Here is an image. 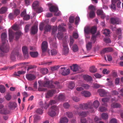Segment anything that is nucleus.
Wrapping results in <instances>:
<instances>
[{
	"label": "nucleus",
	"mask_w": 123,
	"mask_h": 123,
	"mask_svg": "<svg viewBox=\"0 0 123 123\" xmlns=\"http://www.w3.org/2000/svg\"><path fill=\"white\" fill-rule=\"evenodd\" d=\"M30 54L31 57L34 58L37 57L38 55V53L37 51L30 52Z\"/></svg>",
	"instance_id": "21"
},
{
	"label": "nucleus",
	"mask_w": 123,
	"mask_h": 123,
	"mask_svg": "<svg viewBox=\"0 0 123 123\" xmlns=\"http://www.w3.org/2000/svg\"><path fill=\"white\" fill-rule=\"evenodd\" d=\"M84 79L85 80L88 81H91L92 80V77L87 75H85L83 76Z\"/></svg>",
	"instance_id": "18"
},
{
	"label": "nucleus",
	"mask_w": 123,
	"mask_h": 123,
	"mask_svg": "<svg viewBox=\"0 0 123 123\" xmlns=\"http://www.w3.org/2000/svg\"><path fill=\"white\" fill-rule=\"evenodd\" d=\"M14 14H13L12 13H10L8 17L9 19H13L14 18Z\"/></svg>",
	"instance_id": "52"
},
{
	"label": "nucleus",
	"mask_w": 123,
	"mask_h": 123,
	"mask_svg": "<svg viewBox=\"0 0 123 123\" xmlns=\"http://www.w3.org/2000/svg\"><path fill=\"white\" fill-rule=\"evenodd\" d=\"M68 121V119L66 117H64L60 119V123H67Z\"/></svg>",
	"instance_id": "27"
},
{
	"label": "nucleus",
	"mask_w": 123,
	"mask_h": 123,
	"mask_svg": "<svg viewBox=\"0 0 123 123\" xmlns=\"http://www.w3.org/2000/svg\"><path fill=\"white\" fill-rule=\"evenodd\" d=\"M8 106L10 108H15L17 107V105L15 102H10L9 103Z\"/></svg>",
	"instance_id": "20"
},
{
	"label": "nucleus",
	"mask_w": 123,
	"mask_h": 123,
	"mask_svg": "<svg viewBox=\"0 0 123 123\" xmlns=\"http://www.w3.org/2000/svg\"><path fill=\"white\" fill-rule=\"evenodd\" d=\"M72 49L73 51L74 52H76L78 50V48L77 45L76 44H74L72 47Z\"/></svg>",
	"instance_id": "37"
},
{
	"label": "nucleus",
	"mask_w": 123,
	"mask_h": 123,
	"mask_svg": "<svg viewBox=\"0 0 123 123\" xmlns=\"http://www.w3.org/2000/svg\"><path fill=\"white\" fill-rule=\"evenodd\" d=\"M31 33L33 34H36L38 28L37 26L36 25H35L32 26L31 28Z\"/></svg>",
	"instance_id": "13"
},
{
	"label": "nucleus",
	"mask_w": 123,
	"mask_h": 123,
	"mask_svg": "<svg viewBox=\"0 0 123 123\" xmlns=\"http://www.w3.org/2000/svg\"><path fill=\"white\" fill-rule=\"evenodd\" d=\"M63 37V33L62 32H59L57 33V37L59 40H61Z\"/></svg>",
	"instance_id": "29"
},
{
	"label": "nucleus",
	"mask_w": 123,
	"mask_h": 123,
	"mask_svg": "<svg viewBox=\"0 0 123 123\" xmlns=\"http://www.w3.org/2000/svg\"><path fill=\"white\" fill-rule=\"evenodd\" d=\"M71 69L74 72L78 71L79 69L78 65L76 64H74L72 66H70Z\"/></svg>",
	"instance_id": "14"
},
{
	"label": "nucleus",
	"mask_w": 123,
	"mask_h": 123,
	"mask_svg": "<svg viewBox=\"0 0 123 123\" xmlns=\"http://www.w3.org/2000/svg\"><path fill=\"white\" fill-rule=\"evenodd\" d=\"M58 10L57 7L54 6H51L49 8V10L51 12H56Z\"/></svg>",
	"instance_id": "24"
},
{
	"label": "nucleus",
	"mask_w": 123,
	"mask_h": 123,
	"mask_svg": "<svg viewBox=\"0 0 123 123\" xmlns=\"http://www.w3.org/2000/svg\"><path fill=\"white\" fill-rule=\"evenodd\" d=\"M98 92H99V95L101 97H105L106 96L107 92L104 89H98Z\"/></svg>",
	"instance_id": "10"
},
{
	"label": "nucleus",
	"mask_w": 123,
	"mask_h": 123,
	"mask_svg": "<svg viewBox=\"0 0 123 123\" xmlns=\"http://www.w3.org/2000/svg\"><path fill=\"white\" fill-rule=\"evenodd\" d=\"M5 97L7 100H9L11 99V96L9 94H7L5 96Z\"/></svg>",
	"instance_id": "57"
},
{
	"label": "nucleus",
	"mask_w": 123,
	"mask_h": 123,
	"mask_svg": "<svg viewBox=\"0 0 123 123\" xmlns=\"http://www.w3.org/2000/svg\"><path fill=\"white\" fill-rule=\"evenodd\" d=\"M54 83L55 85L54 86L55 87L54 88H57L60 87V86L59 84V82L58 81H55L54 82Z\"/></svg>",
	"instance_id": "51"
},
{
	"label": "nucleus",
	"mask_w": 123,
	"mask_h": 123,
	"mask_svg": "<svg viewBox=\"0 0 123 123\" xmlns=\"http://www.w3.org/2000/svg\"><path fill=\"white\" fill-rule=\"evenodd\" d=\"M9 40L10 42H12L14 37H15V40H18L23 34L20 31H17L14 34L11 29H9Z\"/></svg>",
	"instance_id": "1"
},
{
	"label": "nucleus",
	"mask_w": 123,
	"mask_h": 123,
	"mask_svg": "<svg viewBox=\"0 0 123 123\" xmlns=\"http://www.w3.org/2000/svg\"><path fill=\"white\" fill-rule=\"evenodd\" d=\"M48 48V43L46 41H44L41 44V48L43 53H44L46 51Z\"/></svg>",
	"instance_id": "8"
},
{
	"label": "nucleus",
	"mask_w": 123,
	"mask_h": 123,
	"mask_svg": "<svg viewBox=\"0 0 123 123\" xmlns=\"http://www.w3.org/2000/svg\"><path fill=\"white\" fill-rule=\"evenodd\" d=\"M23 56L25 59H27L29 57L28 52L23 53Z\"/></svg>",
	"instance_id": "63"
},
{
	"label": "nucleus",
	"mask_w": 123,
	"mask_h": 123,
	"mask_svg": "<svg viewBox=\"0 0 123 123\" xmlns=\"http://www.w3.org/2000/svg\"><path fill=\"white\" fill-rule=\"evenodd\" d=\"M69 52V49L68 48H63L62 50V54L64 55H67Z\"/></svg>",
	"instance_id": "30"
},
{
	"label": "nucleus",
	"mask_w": 123,
	"mask_h": 123,
	"mask_svg": "<svg viewBox=\"0 0 123 123\" xmlns=\"http://www.w3.org/2000/svg\"><path fill=\"white\" fill-rule=\"evenodd\" d=\"M7 9L5 7H2L0 9V13L3 14L6 11Z\"/></svg>",
	"instance_id": "42"
},
{
	"label": "nucleus",
	"mask_w": 123,
	"mask_h": 123,
	"mask_svg": "<svg viewBox=\"0 0 123 123\" xmlns=\"http://www.w3.org/2000/svg\"><path fill=\"white\" fill-rule=\"evenodd\" d=\"M111 23L113 25L117 24L119 22V19L118 18H111L110 19Z\"/></svg>",
	"instance_id": "11"
},
{
	"label": "nucleus",
	"mask_w": 123,
	"mask_h": 123,
	"mask_svg": "<svg viewBox=\"0 0 123 123\" xmlns=\"http://www.w3.org/2000/svg\"><path fill=\"white\" fill-rule=\"evenodd\" d=\"M65 97V96L62 94H60L58 96L57 98L58 100L63 101L64 100Z\"/></svg>",
	"instance_id": "28"
},
{
	"label": "nucleus",
	"mask_w": 123,
	"mask_h": 123,
	"mask_svg": "<svg viewBox=\"0 0 123 123\" xmlns=\"http://www.w3.org/2000/svg\"><path fill=\"white\" fill-rule=\"evenodd\" d=\"M62 46L63 48H68L67 43V41L66 40H65L64 41H63V43Z\"/></svg>",
	"instance_id": "61"
},
{
	"label": "nucleus",
	"mask_w": 123,
	"mask_h": 123,
	"mask_svg": "<svg viewBox=\"0 0 123 123\" xmlns=\"http://www.w3.org/2000/svg\"><path fill=\"white\" fill-rule=\"evenodd\" d=\"M57 31V28L55 27H53L52 29V34H55L56 32Z\"/></svg>",
	"instance_id": "54"
},
{
	"label": "nucleus",
	"mask_w": 123,
	"mask_h": 123,
	"mask_svg": "<svg viewBox=\"0 0 123 123\" xmlns=\"http://www.w3.org/2000/svg\"><path fill=\"white\" fill-rule=\"evenodd\" d=\"M9 47L8 45H5V43H2V45L0 46V53L3 54L4 52H7L9 51Z\"/></svg>",
	"instance_id": "6"
},
{
	"label": "nucleus",
	"mask_w": 123,
	"mask_h": 123,
	"mask_svg": "<svg viewBox=\"0 0 123 123\" xmlns=\"http://www.w3.org/2000/svg\"><path fill=\"white\" fill-rule=\"evenodd\" d=\"M99 108L100 111L101 112L106 111L107 110L106 108L104 107H100Z\"/></svg>",
	"instance_id": "59"
},
{
	"label": "nucleus",
	"mask_w": 123,
	"mask_h": 123,
	"mask_svg": "<svg viewBox=\"0 0 123 123\" xmlns=\"http://www.w3.org/2000/svg\"><path fill=\"white\" fill-rule=\"evenodd\" d=\"M26 77L27 79L29 80L30 81L34 80L36 78L35 75L31 74H27L26 75Z\"/></svg>",
	"instance_id": "12"
},
{
	"label": "nucleus",
	"mask_w": 123,
	"mask_h": 123,
	"mask_svg": "<svg viewBox=\"0 0 123 123\" xmlns=\"http://www.w3.org/2000/svg\"><path fill=\"white\" fill-rule=\"evenodd\" d=\"M55 90L52 89L49 91L45 94V97L46 98H49L52 97L54 93Z\"/></svg>",
	"instance_id": "9"
},
{
	"label": "nucleus",
	"mask_w": 123,
	"mask_h": 123,
	"mask_svg": "<svg viewBox=\"0 0 123 123\" xmlns=\"http://www.w3.org/2000/svg\"><path fill=\"white\" fill-rule=\"evenodd\" d=\"M70 42L69 44L70 46H72L74 43V40L73 37L71 36L70 37Z\"/></svg>",
	"instance_id": "50"
},
{
	"label": "nucleus",
	"mask_w": 123,
	"mask_h": 123,
	"mask_svg": "<svg viewBox=\"0 0 123 123\" xmlns=\"http://www.w3.org/2000/svg\"><path fill=\"white\" fill-rule=\"evenodd\" d=\"M83 95L86 97H90L91 95L90 93L89 92L87 91H84L82 93Z\"/></svg>",
	"instance_id": "34"
},
{
	"label": "nucleus",
	"mask_w": 123,
	"mask_h": 123,
	"mask_svg": "<svg viewBox=\"0 0 123 123\" xmlns=\"http://www.w3.org/2000/svg\"><path fill=\"white\" fill-rule=\"evenodd\" d=\"M34 123H36L37 121L40 119V117L36 114L34 115Z\"/></svg>",
	"instance_id": "31"
},
{
	"label": "nucleus",
	"mask_w": 123,
	"mask_h": 123,
	"mask_svg": "<svg viewBox=\"0 0 123 123\" xmlns=\"http://www.w3.org/2000/svg\"><path fill=\"white\" fill-rule=\"evenodd\" d=\"M101 115L102 118L104 119H106L108 118V115L106 113H103Z\"/></svg>",
	"instance_id": "47"
},
{
	"label": "nucleus",
	"mask_w": 123,
	"mask_h": 123,
	"mask_svg": "<svg viewBox=\"0 0 123 123\" xmlns=\"http://www.w3.org/2000/svg\"><path fill=\"white\" fill-rule=\"evenodd\" d=\"M75 86L74 82L72 81L69 83L68 87L69 88L72 89Z\"/></svg>",
	"instance_id": "35"
},
{
	"label": "nucleus",
	"mask_w": 123,
	"mask_h": 123,
	"mask_svg": "<svg viewBox=\"0 0 123 123\" xmlns=\"http://www.w3.org/2000/svg\"><path fill=\"white\" fill-rule=\"evenodd\" d=\"M40 82H41V85L43 87H47L50 89L54 88L55 87L54 85L52 84V81L49 80H46L42 82L40 81H38V83L40 84Z\"/></svg>",
	"instance_id": "2"
},
{
	"label": "nucleus",
	"mask_w": 123,
	"mask_h": 123,
	"mask_svg": "<svg viewBox=\"0 0 123 123\" xmlns=\"http://www.w3.org/2000/svg\"><path fill=\"white\" fill-rule=\"evenodd\" d=\"M91 28L89 27H86L84 29L85 34H88L90 32Z\"/></svg>",
	"instance_id": "23"
},
{
	"label": "nucleus",
	"mask_w": 123,
	"mask_h": 123,
	"mask_svg": "<svg viewBox=\"0 0 123 123\" xmlns=\"http://www.w3.org/2000/svg\"><path fill=\"white\" fill-rule=\"evenodd\" d=\"M60 73L63 76L68 75L70 73V70L69 69H66V68L61 67L60 68Z\"/></svg>",
	"instance_id": "7"
},
{
	"label": "nucleus",
	"mask_w": 123,
	"mask_h": 123,
	"mask_svg": "<svg viewBox=\"0 0 123 123\" xmlns=\"http://www.w3.org/2000/svg\"><path fill=\"white\" fill-rule=\"evenodd\" d=\"M89 71L92 73H95L97 71V69L94 66H92L90 67Z\"/></svg>",
	"instance_id": "26"
},
{
	"label": "nucleus",
	"mask_w": 123,
	"mask_h": 123,
	"mask_svg": "<svg viewBox=\"0 0 123 123\" xmlns=\"http://www.w3.org/2000/svg\"><path fill=\"white\" fill-rule=\"evenodd\" d=\"M93 105L95 108H97L99 106V103L98 100H96L93 102Z\"/></svg>",
	"instance_id": "36"
},
{
	"label": "nucleus",
	"mask_w": 123,
	"mask_h": 123,
	"mask_svg": "<svg viewBox=\"0 0 123 123\" xmlns=\"http://www.w3.org/2000/svg\"><path fill=\"white\" fill-rule=\"evenodd\" d=\"M97 29V28L96 27H93L91 29L90 32L92 34H94L96 33Z\"/></svg>",
	"instance_id": "38"
},
{
	"label": "nucleus",
	"mask_w": 123,
	"mask_h": 123,
	"mask_svg": "<svg viewBox=\"0 0 123 123\" xmlns=\"http://www.w3.org/2000/svg\"><path fill=\"white\" fill-rule=\"evenodd\" d=\"M110 99V98H104L102 99V101L104 102H108Z\"/></svg>",
	"instance_id": "58"
},
{
	"label": "nucleus",
	"mask_w": 123,
	"mask_h": 123,
	"mask_svg": "<svg viewBox=\"0 0 123 123\" xmlns=\"http://www.w3.org/2000/svg\"><path fill=\"white\" fill-rule=\"evenodd\" d=\"M40 71L42 74L44 75L48 72V70L46 68H43L41 69Z\"/></svg>",
	"instance_id": "33"
},
{
	"label": "nucleus",
	"mask_w": 123,
	"mask_h": 123,
	"mask_svg": "<svg viewBox=\"0 0 123 123\" xmlns=\"http://www.w3.org/2000/svg\"><path fill=\"white\" fill-rule=\"evenodd\" d=\"M36 113L39 114H42L43 113V111L41 108L37 109L35 111Z\"/></svg>",
	"instance_id": "49"
},
{
	"label": "nucleus",
	"mask_w": 123,
	"mask_h": 123,
	"mask_svg": "<svg viewBox=\"0 0 123 123\" xmlns=\"http://www.w3.org/2000/svg\"><path fill=\"white\" fill-rule=\"evenodd\" d=\"M9 113V111L6 109H4L0 111V113L3 115H6Z\"/></svg>",
	"instance_id": "22"
},
{
	"label": "nucleus",
	"mask_w": 123,
	"mask_h": 123,
	"mask_svg": "<svg viewBox=\"0 0 123 123\" xmlns=\"http://www.w3.org/2000/svg\"><path fill=\"white\" fill-rule=\"evenodd\" d=\"M56 103V102L54 100H51L49 102V104H47V107H46L45 106V108H47L48 107H49V105H51L53 104H55Z\"/></svg>",
	"instance_id": "45"
},
{
	"label": "nucleus",
	"mask_w": 123,
	"mask_h": 123,
	"mask_svg": "<svg viewBox=\"0 0 123 123\" xmlns=\"http://www.w3.org/2000/svg\"><path fill=\"white\" fill-rule=\"evenodd\" d=\"M58 31L60 32H65L66 31V29L63 27V25L62 24L61 25H59L58 26Z\"/></svg>",
	"instance_id": "19"
},
{
	"label": "nucleus",
	"mask_w": 123,
	"mask_h": 123,
	"mask_svg": "<svg viewBox=\"0 0 123 123\" xmlns=\"http://www.w3.org/2000/svg\"><path fill=\"white\" fill-rule=\"evenodd\" d=\"M21 56L19 54L18 51L15 49H14L12 52L10 56V59L12 61L14 62L15 61L16 56Z\"/></svg>",
	"instance_id": "5"
},
{
	"label": "nucleus",
	"mask_w": 123,
	"mask_h": 123,
	"mask_svg": "<svg viewBox=\"0 0 123 123\" xmlns=\"http://www.w3.org/2000/svg\"><path fill=\"white\" fill-rule=\"evenodd\" d=\"M30 25L29 24L27 25H26L25 28V31L26 33L28 31L30 27Z\"/></svg>",
	"instance_id": "56"
},
{
	"label": "nucleus",
	"mask_w": 123,
	"mask_h": 123,
	"mask_svg": "<svg viewBox=\"0 0 123 123\" xmlns=\"http://www.w3.org/2000/svg\"><path fill=\"white\" fill-rule=\"evenodd\" d=\"M39 2L37 1H34L32 5L33 8L34 9H36V7H37L38 6Z\"/></svg>",
	"instance_id": "40"
},
{
	"label": "nucleus",
	"mask_w": 123,
	"mask_h": 123,
	"mask_svg": "<svg viewBox=\"0 0 123 123\" xmlns=\"http://www.w3.org/2000/svg\"><path fill=\"white\" fill-rule=\"evenodd\" d=\"M51 26L50 25L48 24L45 25L44 27V33L45 34L46 32H48L50 31Z\"/></svg>",
	"instance_id": "17"
},
{
	"label": "nucleus",
	"mask_w": 123,
	"mask_h": 123,
	"mask_svg": "<svg viewBox=\"0 0 123 123\" xmlns=\"http://www.w3.org/2000/svg\"><path fill=\"white\" fill-rule=\"evenodd\" d=\"M20 13L19 10L18 9H16L14 11V15H16V16H17Z\"/></svg>",
	"instance_id": "64"
},
{
	"label": "nucleus",
	"mask_w": 123,
	"mask_h": 123,
	"mask_svg": "<svg viewBox=\"0 0 123 123\" xmlns=\"http://www.w3.org/2000/svg\"><path fill=\"white\" fill-rule=\"evenodd\" d=\"M29 63L28 62H25L20 63L17 64V65H18V66H21L22 67H25V66L29 64Z\"/></svg>",
	"instance_id": "44"
},
{
	"label": "nucleus",
	"mask_w": 123,
	"mask_h": 123,
	"mask_svg": "<svg viewBox=\"0 0 123 123\" xmlns=\"http://www.w3.org/2000/svg\"><path fill=\"white\" fill-rule=\"evenodd\" d=\"M92 103L90 101L86 103L80 104L79 105V108L83 110H87L89 109H92Z\"/></svg>",
	"instance_id": "3"
},
{
	"label": "nucleus",
	"mask_w": 123,
	"mask_h": 123,
	"mask_svg": "<svg viewBox=\"0 0 123 123\" xmlns=\"http://www.w3.org/2000/svg\"><path fill=\"white\" fill-rule=\"evenodd\" d=\"M77 112L78 113V115L80 116H81L82 117H86L88 112V111H81L79 112L77 111Z\"/></svg>",
	"instance_id": "16"
},
{
	"label": "nucleus",
	"mask_w": 123,
	"mask_h": 123,
	"mask_svg": "<svg viewBox=\"0 0 123 123\" xmlns=\"http://www.w3.org/2000/svg\"><path fill=\"white\" fill-rule=\"evenodd\" d=\"M111 106L113 108H120L121 107V105L120 104L116 103L112 104Z\"/></svg>",
	"instance_id": "32"
},
{
	"label": "nucleus",
	"mask_w": 123,
	"mask_h": 123,
	"mask_svg": "<svg viewBox=\"0 0 123 123\" xmlns=\"http://www.w3.org/2000/svg\"><path fill=\"white\" fill-rule=\"evenodd\" d=\"M89 17L90 18H93L95 16V11H91L89 14Z\"/></svg>",
	"instance_id": "43"
},
{
	"label": "nucleus",
	"mask_w": 123,
	"mask_h": 123,
	"mask_svg": "<svg viewBox=\"0 0 123 123\" xmlns=\"http://www.w3.org/2000/svg\"><path fill=\"white\" fill-rule=\"evenodd\" d=\"M7 35L5 32L2 33L1 35V38L2 42V43H5L7 39Z\"/></svg>",
	"instance_id": "15"
},
{
	"label": "nucleus",
	"mask_w": 123,
	"mask_h": 123,
	"mask_svg": "<svg viewBox=\"0 0 123 123\" xmlns=\"http://www.w3.org/2000/svg\"><path fill=\"white\" fill-rule=\"evenodd\" d=\"M88 9L91 10V11H95L96 9L94 6L92 5L88 7Z\"/></svg>",
	"instance_id": "55"
},
{
	"label": "nucleus",
	"mask_w": 123,
	"mask_h": 123,
	"mask_svg": "<svg viewBox=\"0 0 123 123\" xmlns=\"http://www.w3.org/2000/svg\"><path fill=\"white\" fill-rule=\"evenodd\" d=\"M58 108L55 105L52 106L49 110L48 114L51 117H54L56 115L55 112L58 111Z\"/></svg>",
	"instance_id": "4"
},
{
	"label": "nucleus",
	"mask_w": 123,
	"mask_h": 123,
	"mask_svg": "<svg viewBox=\"0 0 123 123\" xmlns=\"http://www.w3.org/2000/svg\"><path fill=\"white\" fill-rule=\"evenodd\" d=\"M37 67V66L34 65H30L28 68L27 71H28L30 69H32L35 68Z\"/></svg>",
	"instance_id": "60"
},
{
	"label": "nucleus",
	"mask_w": 123,
	"mask_h": 123,
	"mask_svg": "<svg viewBox=\"0 0 123 123\" xmlns=\"http://www.w3.org/2000/svg\"><path fill=\"white\" fill-rule=\"evenodd\" d=\"M22 52L23 53L28 52V49L26 46H24L22 48Z\"/></svg>",
	"instance_id": "46"
},
{
	"label": "nucleus",
	"mask_w": 123,
	"mask_h": 123,
	"mask_svg": "<svg viewBox=\"0 0 123 123\" xmlns=\"http://www.w3.org/2000/svg\"><path fill=\"white\" fill-rule=\"evenodd\" d=\"M60 67L59 66H55L51 67V71H53L57 70Z\"/></svg>",
	"instance_id": "48"
},
{
	"label": "nucleus",
	"mask_w": 123,
	"mask_h": 123,
	"mask_svg": "<svg viewBox=\"0 0 123 123\" xmlns=\"http://www.w3.org/2000/svg\"><path fill=\"white\" fill-rule=\"evenodd\" d=\"M6 91L5 86L2 85H0V92L1 93H4Z\"/></svg>",
	"instance_id": "41"
},
{
	"label": "nucleus",
	"mask_w": 123,
	"mask_h": 123,
	"mask_svg": "<svg viewBox=\"0 0 123 123\" xmlns=\"http://www.w3.org/2000/svg\"><path fill=\"white\" fill-rule=\"evenodd\" d=\"M74 17L72 16L70 17L69 18V22L71 23H73L74 22Z\"/></svg>",
	"instance_id": "62"
},
{
	"label": "nucleus",
	"mask_w": 123,
	"mask_h": 123,
	"mask_svg": "<svg viewBox=\"0 0 123 123\" xmlns=\"http://www.w3.org/2000/svg\"><path fill=\"white\" fill-rule=\"evenodd\" d=\"M112 3L111 6V8L113 10H115L116 9V3L111 2Z\"/></svg>",
	"instance_id": "53"
},
{
	"label": "nucleus",
	"mask_w": 123,
	"mask_h": 123,
	"mask_svg": "<svg viewBox=\"0 0 123 123\" xmlns=\"http://www.w3.org/2000/svg\"><path fill=\"white\" fill-rule=\"evenodd\" d=\"M92 42H89L86 44V48L88 51L90 50L91 49L92 47Z\"/></svg>",
	"instance_id": "25"
},
{
	"label": "nucleus",
	"mask_w": 123,
	"mask_h": 123,
	"mask_svg": "<svg viewBox=\"0 0 123 123\" xmlns=\"http://www.w3.org/2000/svg\"><path fill=\"white\" fill-rule=\"evenodd\" d=\"M51 55L52 56L55 55L57 53V51L55 49H52L51 51Z\"/></svg>",
	"instance_id": "39"
}]
</instances>
